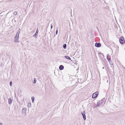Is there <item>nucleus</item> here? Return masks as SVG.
Returning <instances> with one entry per match:
<instances>
[{"mask_svg":"<svg viewBox=\"0 0 125 125\" xmlns=\"http://www.w3.org/2000/svg\"><path fill=\"white\" fill-rule=\"evenodd\" d=\"M119 42L122 44H123L125 42V41L123 37H121L119 38Z\"/></svg>","mask_w":125,"mask_h":125,"instance_id":"obj_1","label":"nucleus"},{"mask_svg":"<svg viewBox=\"0 0 125 125\" xmlns=\"http://www.w3.org/2000/svg\"><path fill=\"white\" fill-rule=\"evenodd\" d=\"M99 94V93L98 92H96L93 94L92 97L93 98H95L97 97L98 95Z\"/></svg>","mask_w":125,"mask_h":125,"instance_id":"obj_2","label":"nucleus"},{"mask_svg":"<svg viewBox=\"0 0 125 125\" xmlns=\"http://www.w3.org/2000/svg\"><path fill=\"white\" fill-rule=\"evenodd\" d=\"M27 109L25 108H22V114H23L24 115H26V110Z\"/></svg>","mask_w":125,"mask_h":125,"instance_id":"obj_3","label":"nucleus"},{"mask_svg":"<svg viewBox=\"0 0 125 125\" xmlns=\"http://www.w3.org/2000/svg\"><path fill=\"white\" fill-rule=\"evenodd\" d=\"M19 36L17 35H16L15 36V42H19Z\"/></svg>","mask_w":125,"mask_h":125,"instance_id":"obj_4","label":"nucleus"},{"mask_svg":"<svg viewBox=\"0 0 125 125\" xmlns=\"http://www.w3.org/2000/svg\"><path fill=\"white\" fill-rule=\"evenodd\" d=\"M12 100L10 98H9L8 100V102L9 104H11L12 103Z\"/></svg>","mask_w":125,"mask_h":125,"instance_id":"obj_5","label":"nucleus"},{"mask_svg":"<svg viewBox=\"0 0 125 125\" xmlns=\"http://www.w3.org/2000/svg\"><path fill=\"white\" fill-rule=\"evenodd\" d=\"M81 114L83 116V117L84 120H85L86 119V115L84 113V112L83 113V112H82Z\"/></svg>","mask_w":125,"mask_h":125,"instance_id":"obj_6","label":"nucleus"},{"mask_svg":"<svg viewBox=\"0 0 125 125\" xmlns=\"http://www.w3.org/2000/svg\"><path fill=\"white\" fill-rule=\"evenodd\" d=\"M95 46L97 47H100L101 46V44L99 43H96L95 44Z\"/></svg>","mask_w":125,"mask_h":125,"instance_id":"obj_7","label":"nucleus"},{"mask_svg":"<svg viewBox=\"0 0 125 125\" xmlns=\"http://www.w3.org/2000/svg\"><path fill=\"white\" fill-rule=\"evenodd\" d=\"M38 29H37L34 35L33 36L34 37H37V35L38 33Z\"/></svg>","mask_w":125,"mask_h":125,"instance_id":"obj_8","label":"nucleus"},{"mask_svg":"<svg viewBox=\"0 0 125 125\" xmlns=\"http://www.w3.org/2000/svg\"><path fill=\"white\" fill-rule=\"evenodd\" d=\"M64 69V66L62 65H60L59 67V69L60 70H62Z\"/></svg>","mask_w":125,"mask_h":125,"instance_id":"obj_9","label":"nucleus"},{"mask_svg":"<svg viewBox=\"0 0 125 125\" xmlns=\"http://www.w3.org/2000/svg\"><path fill=\"white\" fill-rule=\"evenodd\" d=\"M107 59L108 60V61H109V62L110 64H111L112 62V61L109 58L108 56V55H107Z\"/></svg>","mask_w":125,"mask_h":125,"instance_id":"obj_10","label":"nucleus"},{"mask_svg":"<svg viewBox=\"0 0 125 125\" xmlns=\"http://www.w3.org/2000/svg\"><path fill=\"white\" fill-rule=\"evenodd\" d=\"M102 102H98L97 103V105H96V106L97 107L98 106H99V105H101V104H102Z\"/></svg>","mask_w":125,"mask_h":125,"instance_id":"obj_11","label":"nucleus"},{"mask_svg":"<svg viewBox=\"0 0 125 125\" xmlns=\"http://www.w3.org/2000/svg\"><path fill=\"white\" fill-rule=\"evenodd\" d=\"M65 57L68 59L71 60V58L67 56H65Z\"/></svg>","mask_w":125,"mask_h":125,"instance_id":"obj_12","label":"nucleus"},{"mask_svg":"<svg viewBox=\"0 0 125 125\" xmlns=\"http://www.w3.org/2000/svg\"><path fill=\"white\" fill-rule=\"evenodd\" d=\"M31 99H32V102L33 103L34 102V97H31Z\"/></svg>","mask_w":125,"mask_h":125,"instance_id":"obj_13","label":"nucleus"},{"mask_svg":"<svg viewBox=\"0 0 125 125\" xmlns=\"http://www.w3.org/2000/svg\"><path fill=\"white\" fill-rule=\"evenodd\" d=\"M66 44H64L63 45V48L64 49H66Z\"/></svg>","mask_w":125,"mask_h":125,"instance_id":"obj_14","label":"nucleus"},{"mask_svg":"<svg viewBox=\"0 0 125 125\" xmlns=\"http://www.w3.org/2000/svg\"><path fill=\"white\" fill-rule=\"evenodd\" d=\"M20 31H19V30H18V32H17L16 35L19 36V34L20 33Z\"/></svg>","mask_w":125,"mask_h":125,"instance_id":"obj_15","label":"nucleus"},{"mask_svg":"<svg viewBox=\"0 0 125 125\" xmlns=\"http://www.w3.org/2000/svg\"><path fill=\"white\" fill-rule=\"evenodd\" d=\"M36 82V79L35 78H34V81L33 83H35Z\"/></svg>","mask_w":125,"mask_h":125,"instance_id":"obj_16","label":"nucleus"},{"mask_svg":"<svg viewBox=\"0 0 125 125\" xmlns=\"http://www.w3.org/2000/svg\"><path fill=\"white\" fill-rule=\"evenodd\" d=\"M17 14V12H15L14 13V14L15 15H16Z\"/></svg>","mask_w":125,"mask_h":125,"instance_id":"obj_17","label":"nucleus"},{"mask_svg":"<svg viewBox=\"0 0 125 125\" xmlns=\"http://www.w3.org/2000/svg\"><path fill=\"white\" fill-rule=\"evenodd\" d=\"M10 86H12V82H10Z\"/></svg>","mask_w":125,"mask_h":125,"instance_id":"obj_18","label":"nucleus"},{"mask_svg":"<svg viewBox=\"0 0 125 125\" xmlns=\"http://www.w3.org/2000/svg\"><path fill=\"white\" fill-rule=\"evenodd\" d=\"M58 32V30H56V35H57V34Z\"/></svg>","mask_w":125,"mask_h":125,"instance_id":"obj_19","label":"nucleus"},{"mask_svg":"<svg viewBox=\"0 0 125 125\" xmlns=\"http://www.w3.org/2000/svg\"><path fill=\"white\" fill-rule=\"evenodd\" d=\"M77 43V42H75V45L76 46V44Z\"/></svg>","mask_w":125,"mask_h":125,"instance_id":"obj_20","label":"nucleus"},{"mask_svg":"<svg viewBox=\"0 0 125 125\" xmlns=\"http://www.w3.org/2000/svg\"><path fill=\"white\" fill-rule=\"evenodd\" d=\"M52 25H51V29H52Z\"/></svg>","mask_w":125,"mask_h":125,"instance_id":"obj_21","label":"nucleus"},{"mask_svg":"<svg viewBox=\"0 0 125 125\" xmlns=\"http://www.w3.org/2000/svg\"><path fill=\"white\" fill-rule=\"evenodd\" d=\"M103 69H104V67H103Z\"/></svg>","mask_w":125,"mask_h":125,"instance_id":"obj_22","label":"nucleus"},{"mask_svg":"<svg viewBox=\"0 0 125 125\" xmlns=\"http://www.w3.org/2000/svg\"><path fill=\"white\" fill-rule=\"evenodd\" d=\"M0 124H1V123H0Z\"/></svg>","mask_w":125,"mask_h":125,"instance_id":"obj_23","label":"nucleus"},{"mask_svg":"<svg viewBox=\"0 0 125 125\" xmlns=\"http://www.w3.org/2000/svg\"><path fill=\"white\" fill-rule=\"evenodd\" d=\"M19 30H20V29H19Z\"/></svg>","mask_w":125,"mask_h":125,"instance_id":"obj_24","label":"nucleus"}]
</instances>
